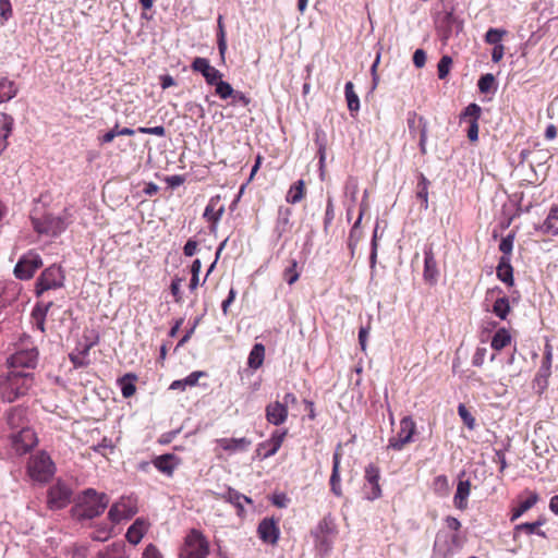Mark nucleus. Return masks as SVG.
Segmentation results:
<instances>
[{
    "label": "nucleus",
    "mask_w": 558,
    "mask_h": 558,
    "mask_svg": "<svg viewBox=\"0 0 558 558\" xmlns=\"http://www.w3.org/2000/svg\"><path fill=\"white\" fill-rule=\"evenodd\" d=\"M191 69L201 73L208 85H214L218 80L222 78V73L211 66L208 59L196 57L191 64Z\"/></svg>",
    "instance_id": "nucleus-15"
},
{
    "label": "nucleus",
    "mask_w": 558,
    "mask_h": 558,
    "mask_svg": "<svg viewBox=\"0 0 558 558\" xmlns=\"http://www.w3.org/2000/svg\"><path fill=\"white\" fill-rule=\"evenodd\" d=\"M304 197V181L299 180L295 183H293L286 196V199L290 204H296L302 201Z\"/></svg>",
    "instance_id": "nucleus-39"
},
{
    "label": "nucleus",
    "mask_w": 558,
    "mask_h": 558,
    "mask_svg": "<svg viewBox=\"0 0 558 558\" xmlns=\"http://www.w3.org/2000/svg\"><path fill=\"white\" fill-rule=\"evenodd\" d=\"M366 484L364 485L365 498L367 500H375L381 496V488L379 485L380 471L374 464H368L365 468L364 474Z\"/></svg>",
    "instance_id": "nucleus-13"
},
{
    "label": "nucleus",
    "mask_w": 558,
    "mask_h": 558,
    "mask_svg": "<svg viewBox=\"0 0 558 558\" xmlns=\"http://www.w3.org/2000/svg\"><path fill=\"white\" fill-rule=\"evenodd\" d=\"M288 434V429H276L270 438L258 446V451L262 449H265V452L263 453L264 458H269L275 456L278 450L280 449L286 436Z\"/></svg>",
    "instance_id": "nucleus-19"
},
{
    "label": "nucleus",
    "mask_w": 558,
    "mask_h": 558,
    "mask_svg": "<svg viewBox=\"0 0 558 558\" xmlns=\"http://www.w3.org/2000/svg\"><path fill=\"white\" fill-rule=\"evenodd\" d=\"M11 444L19 454H24L37 445V436L29 426H23L22 429L11 432Z\"/></svg>",
    "instance_id": "nucleus-11"
},
{
    "label": "nucleus",
    "mask_w": 558,
    "mask_h": 558,
    "mask_svg": "<svg viewBox=\"0 0 558 558\" xmlns=\"http://www.w3.org/2000/svg\"><path fill=\"white\" fill-rule=\"evenodd\" d=\"M39 360V351L29 336L23 337L14 348V352L7 359L12 371L16 368L35 369Z\"/></svg>",
    "instance_id": "nucleus-3"
},
{
    "label": "nucleus",
    "mask_w": 558,
    "mask_h": 558,
    "mask_svg": "<svg viewBox=\"0 0 558 558\" xmlns=\"http://www.w3.org/2000/svg\"><path fill=\"white\" fill-rule=\"evenodd\" d=\"M136 379L137 376L135 374L128 373L118 380L124 398H131L135 393L136 387L134 383Z\"/></svg>",
    "instance_id": "nucleus-34"
},
{
    "label": "nucleus",
    "mask_w": 558,
    "mask_h": 558,
    "mask_svg": "<svg viewBox=\"0 0 558 558\" xmlns=\"http://www.w3.org/2000/svg\"><path fill=\"white\" fill-rule=\"evenodd\" d=\"M183 279L180 278V277H174L171 281V284H170V291H171V294L173 295L174 298V301L177 303H181L182 302V293H181V283H182Z\"/></svg>",
    "instance_id": "nucleus-55"
},
{
    "label": "nucleus",
    "mask_w": 558,
    "mask_h": 558,
    "mask_svg": "<svg viewBox=\"0 0 558 558\" xmlns=\"http://www.w3.org/2000/svg\"><path fill=\"white\" fill-rule=\"evenodd\" d=\"M223 213V208H220L218 211H214V208L211 205H207L204 211V218L208 219L209 221L217 222Z\"/></svg>",
    "instance_id": "nucleus-59"
},
{
    "label": "nucleus",
    "mask_w": 558,
    "mask_h": 558,
    "mask_svg": "<svg viewBox=\"0 0 558 558\" xmlns=\"http://www.w3.org/2000/svg\"><path fill=\"white\" fill-rule=\"evenodd\" d=\"M149 522L144 518H137L131 526H129L125 538L132 545H137L146 532L148 531Z\"/></svg>",
    "instance_id": "nucleus-21"
},
{
    "label": "nucleus",
    "mask_w": 558,
    "mask_h": 558,
    "mask_svg": "<svg viewBox=\"0 0 558 558\" xmlns=\"http://www.w3.org/2000/svg\"><path fill=\"white\" fill-rule=\"evenodd\" d=\"M109 498L94 488H86L74 498L71 515L77 521L99 517L108 507Z\"/></svg>",
    "instance_id": "nucleus-1"
},
{
    "label": "nucleus",
    "mask_w": 558,
    "mask_h": 558,
    "mask_svg": "<svg viewBox=\"0 0 558 558\" xmlns=\"http://www.w3.org/2000/svg\"><path fill=\"white\" fill-rule=\"evenodd\" d=\"M137 132L143 133V134L165 136L166 129L162 125H157V126H153V128L141 126L137 129Z\"/></svg>",
    "instance_id": "nucleus-60"
},
{
    "label": "nucleus",
    "mask_w": 558,
    "mask_h": 558,
    "mask_svg": "<svg viewBox=\"0 0 558 558\" xmlns=\"http://www.w3.org/2000/svg\"><path fill=\"white\" fill-rule=\"evenodd\" d=\"M52 304L53 303L51 301L45 304H36L32 311V316L34 317V319H46L47 313L49 308L52 306Z\"/></svg>",
    "instance_id": "nucleus-52"
},
{
    "label": "nucleus",
    "mask_w": 558,
    "mask_h": 558,
    "mask_svg": "<svg viewBox=\"0 0 558 558\" xmlns=\"http://www.w3.org/2000/svg\"><path fill=\"white\" fill-rule=\"evenodd\" d=\"M14 119L12 116L2 112L0 114V155L8 147V138L12 133Z\"/></svg>",
    "instance_id": "nucleus-26"
},
{
    "label": "nucleus",
    "mask_w": 558,
    "mask_h": 558,
    "mask_svg": "<svg viewBox=\"0 0 558 558\" xmlns=\"http://www.w3.org/2000/svg\"><path fill=\"white\" fill-rule=\"evenodd\" d=\"M557 221H558V207H551L547 218L539 226V231L543 232L544 234L557 235L558 234V227L556 226Z\"/></svg>",
    "instance_id": "nucleus-32"
},
{
    "label": "nucleus",
    "mask_w": 558,
    "mask_h": 558,
    "mask_svg": "<svg viewBox=\"0 0 558 558\" xmlns=\"http://www.w3.org/2000/svg\"><path fill=\"white\" fill-rule=\"evenodd\" d=\"M458 414L469 429H474L475 418L463 403L458 405Z\"/></svg>",
    "instance_id": "nucleus-46"
},
{
    "label": "nucleus",
    "mask_w": 558,
    "mask_h": 558,
    "mask_svg": "<svg viewBox=\"0 0 558 558\" xmlns=\"http://www.w3.org/2000/svg\"><path fill=\"white\" fill-rule=\"evenodd\" d=\"M73 497V490L69 484L58 480L47 490V506L50 510L65 508Z\"/></svg>",
    "instance_id": "nucleus-7"
},
{
    "label": "nucleus",
    "mask_w": 558,
    "mask_h": 558,
    "mask_svg": "<svg viewBox=\"0 0 558 558\" xmlns=\"http://www.w3.org/2000/svg\"><path fill=\"white\" fill-rule=\"evenodd\" d=\"M420 126V150L422 154L426 153V142H427V121L426 119H418Z\"/></svg>",
    "instance_id": "nucleus-51"
},
{
    "label": "nucleus",
    "mask_w": 558,
    "mask_h": 558,
    "mask_svg": "<svg viewBox=\"0 0 558 558\" xmlns=\"http://www.w3.org/2000/svg\"><path fill=\"white\" fill-rule=\"evenodd\" d=\"M43 266V259L39 254L29 251L22 255L14 267V276L20 280L33 278L37 269Z\"/></svg>",
    "instance_id": "nucleus-10"
},
{
    "label": "nucleus",
    "mask_w": 558,
    "mask_h": 558,
    "mask_svg": "<svg viewBox=\"0 0 558 558\" xmlns=\"http://www.w3.org/2000/svg\"><path fill=\"white\" fill-rule=\"evenodd\" d=\"M66 222L62 217L46 215L43 219H33L34 229L41 234L57 236L66 229Z\"/></svg>",
    "instance_id": "nucleus-12"
},
{
    "label": "nucleus",
    "mask_w": 558,
    "mask_h": 558,
    "mask_svg": "<svg viewBox=\"0 0 558 558\" xmlns=\"http://www.w3.org/2000/svg\"><path fill=\"white\" fill-rule=\"evenodd\" d=\"M121 505L122 502L113 504L109 509L108 518L113 523H119L123 519Z\"/></svg>",
    "instance_id": "nucleus-56"
},
{
    "label": "nucleus",
    "mask_w": 558,
    "mask_h": 558,
    "mask_svg": "<svg viewBox=\"0 0 558 558\" xmlns=\"http://www.w3.org/2000/svg\"><path fill=\"white\" fill-rule=\"evenodd\" d=\"M463 544L464 542L460 533L440 530L435 537L432 558H452L462 549Z\"/></svg>",
    "instance_id": "nucleus-4"
},
{
    "label": "nucleus",
    "mask_w": 558,
    "mask_h": 558,
    "mask_svg": "<svg viewBox=\"0 0 558 558\" xmlns=\"http://www.w3.org/2000/svg\"><path fill=\"white\" fill-rule=\"evenodd\" d=\"M511 341V336L506 328H500L496 331L492 339V348L494 350H501L507 347Z\"/></svg>",
    "instance_id": "nucleus-37"
},
{
    "label": "nucleus",
    "mask_w": 558,
    "mask_h": 558,
    "mask_svg": "<svg viewBox=\"0 0 558 558\" xmlns=\"http://www.w3.org/2000/svg\"><path fill=\"white\" fill-rule=\"evenodd\" d=\"M494 83H495L494 75L490 73H487L480 77V80L477 82V87L481 93H489Z\"/></svg>",
    "instance_id": "nucleus-50"
},
{
    "label": "nucleus",
    "mask_w": 558,
    "mask_h": 558,
    "mask_svg": "<svg viewBox=\"0 0 558 558\" xmlns=\"http://www.w3.org/2000/svg\"><path fill=\"white\" fill-rule=\"evenodd\" d=\"M471 483L470 481L460 480L457 486V492L453 497L454 506L464 510L468 507V497L470 495Z\"/></svg>",
    "instance_id": "nucleus-29"
},
{
    "label": "nucleus",
    "mask_w": 558,
    "mask_h": 558,
    "mask_svg": "<svg viewBox=\"0 0 558 558\" xmlns=\"http://www.w3.org/2000/svg\"><path fill=\"white\" fill-rule=\"evenodd\" d=\"M416 432V424L411 416H404L400 421V430L388 440L387 449L401 451L408 444L413 441Z\"/></svg>",
    "instance_id": "nucleus-9"
},
{
    "label": "nucleus",
    "mask_w": 558,
    "mask_h": 558,
    "mask_svg": "<svg viewBox=\"0 0 558 558\" xmlns=\"http://www.w3.org/2000/svg\"><path fill=\"white\" fill-rule=\"evenodd\" d=\"M19 93V87L14 81L8 77L0 78V104L7 102L14 98Z\"/></svg>",
    "instance_id": "nucleus-31"
},
{
    "label": "nucleus",
    "mask_w": 558,
    "mask_h": 558,
    "mask_svg": "<svg viewBox=\"0 0 558 558\" xmlns=\"http://www.w3.org/2000/svg\"><path fill=\"white\" fill-rule=\"evenodd\" d=\"M344 96L348 104V109L351 112V114L357 112L360 110V98L357 94L354 92V86L352 82L345 83Z\"/></svg>",
    "instance_id": "nucleus-35"
},
{
    "label": "nucleus",
    "mask_w": 558,
    "mask_h": 558,
    "mask_svg": "<svg viewBox=\"0 0 558 558\" xmlns=\"http://www.w3.org/2000/svg\"><path fill=\"white\" fill-rule=\"evenodd\" d=\"M209 544L198 530H191L180 550V558H207Z\"/></svg>",
    "instance_id": "nucleus-6"
},
{
    "label": "nucleus",
    "mask_w": 558,
    "mask_h": 558,
    "mask_svg": "<svg viewBox=\"0 0 558 558\" xmlns=\"http://www.w3.org/2000/svg\"><path fill=\"white\" fill-rule=\"evenodd\" d=\"M34 383L31 372L10 371L0 376V397L5 402H13L27 393Z\"/></svg>",
    "instance_id": "nucleus-2"
},
{
    "label": "nucleus",
    "mask_w": 558,
    "mask_h": 558,
    "mask_svg": "<svg viewBox=\"0 0 558 558\" xmlns=\"http://www.w3.org/2000/svg\"><path fill=\"white\" fill-rule=\"evenodd\" d=\"M507 35V31L502 28H489L485 34V43L488 45H501L500 41L504 36Z\"/></svg>",
    "instance_id": "nucleus-44"
},
{
    "label": "nucleus",
    "mask_w": 558,
    "mask_h": 558,
    "mask_svg": "<svg viewBox=\"0 0 558 558\" xmlns=\"http://www.w3.org/2000/svg\"><path fill=\"white\" fill-rule=\"evenodd\" d=\"M223 499L233 505L236 509L239 514H242L244 511V504H252V499L240 492L235 490L234 488L228 487L227 490L222 495Z\"/></svg>",
    "instance_id": "nucleus-27"
},
{
    "label": "nucleus",
    "mask_w": 558,
    "mask_h": 558,
    "mask_svg": "<svg viewBox=\"0 0 558 558\" xmlns=\"http://www.w3.org/2000/svg\"><path fill=\"white\" fill-rule=\"evenodd\" d=\"M316 538L318 549L324 554H328L331 549V541L328 538V536L316 535Z\"/></svg>",
    "instance_id": "nucleus-61"
},
{
    "label": "nucleus",
    "mask_w": 558,
    "mask_h": 558,
    "mask_svg": "<svg viewBox=\"0 0 558 558\" xmlns=\"http://www.w3.org/2000/svg\"><path fill=\"white\" fill-rule=\"evenodd\" d=\"M333 218H335L333 201H332V197L329 196L327 199L325 218H324L325 229L328 228V226L331 223Z\"/></svg>",
    "instance_id": "nucleus-58"
},
{
    "label": "nucleus",
    "mask_w": 558,
    "mask_h": 558,
    "mask_svg": "<svg viewBox=\"0 0 558 558\" xmlns=\"http://www.w3.org/2000/svg\"><path fill=\"white\" fill-rule=\"evenodd\" d=\"M56 471L50 456L45 451L32 454L27 462V473L32 480L40 483L49 481Z\"/></svg>",
    "instance_id": "nucleus-5"
},
{
    "label": "nucleus",
    "mask_w": 558,
    "mask_h": 558,
    "mask_svg": "<svg viewBox=\"0 0 558 558\" xmlns=\"http://www.w3.org/2000/svg\"><path fill=\"white\" fill-rule=\"evenodd\" d=\"M258 534L263 542L276 544L279 538V529L274 519H264L258 524Z\"/></svg>",
    "instance_id": "nucleus-22"
},
{
    "label": "nucleus",
    "mask_w": 558,
    "mask_h": 558,
    "mask_svg": "<svg viewBox=\"0 0 558 558\" xmlns=\"http://www.w3.org/2000/svg\"><path fill=\"white\" fill-rule=\"evenodd\" d=\"M12 13L10 0H0V25H4L12 17Z\"/></svg>",
    "instance_id": "nucleus-48"
},
{
    "label": "nucleus",
    "mask_w": 558,
    "mask_h": 558,
    "mask_svg": "<svg viewBox=\"0 0 558 558\" xmlns=\"http://www.w3.org/2000/svg\"><path fill=\"white\" fill-rule=\"evenodd\" d=\"M551 375V367L542 365L539 366L535 378L533 380V388L541 396L548 387V379Z\"/></svg>",
    "instance_id": "nucleus-30"
},
{
    "label": "nucleus",
    "mask_w": 558,
    "mask_h": 558,
    "mask_svg": "<svg viewBox=\"0 0 558 558\" xmlns=\"http://www.w3.org/2000/svg\"><path fill=\"white\" fill-rule=\"evenodd\" d=\"M413 63L421 69L426 63V52L423 49H416L413 53Z\"/></svg>",
    "instance_id": "nucleus-62"
},
{
    "label": "nucleus",
    "mask_w": 558,
    "mask_h": 558,
    "mask_svg": "<svg viewBox=\"0 0 558 558\" xmlns=\"http://www.w3.org/2000/svg\"><path fill=\"white\" fill-rule=\"evenodd\" d=\"M232 105L241 104L243 107L250 105L251 99L242 92L234 90V95L231 97Z\"/></svg>",
    "instance_id": "nucleus-63"
},
{
    "label": "nucleus",
    "mask_w": 558,
    "mask_h": 558,
    "mask_svg": "<svg viewBox=\"0 0 558 558\" xmlns=\"http://www.w3.org/2000/svg\"><path fill=\"white\" fill-rule=\"evenodd\" d=\"M428 180L422 174L417 184L416 196L422 201L425 209L428 207Z\"/></svg>",
    "instance_id": "nucleus-45"
},
{
    "label": "nucleus",
    "mask_w": 558,
    "mask_h": 558,
    "mask_svg": "<svg viewBox=\"0 0 558 558\" xmlns=\"http://www.w3.org/2000/svg\"><path fill=\"white\" fill-rule=\"evenodd\" d=\"M265 357V347L262 343H255L248 354L247 365L252 369H257L263 365Z\"/></svg>",
    "instance_id": "nucleus-33"
},
{
    "label": "nucleus",
    "mask_w": 558,
    "mask_h": 558,
    "mask_svg": "<svg viewBox=\"0 0 558 558\" xmlns=\"http://www.w3.org/2000/svg\"><path fill=\"white\" fill-rule=\"evenodd\" d=\"M143 558H162V556L154 544H149L143 553Z\"/></svg>",
    "instance_id": "nucleus-64"
},
{
    "label": "nucleus",
    "mask_w": 558,
    "mask_h": 558,
    "mask_svg": "<svg viewBox=\"0 0 558 558\" xmlns=\"http://www.w3.org/2000/svg\"><path fill=\"white\" fill-rule=\"evenodd\" d=\"M265 417L269 424L280 426L288 418V409L280 401L270 402L265 408Z\"/></svg>",
    "instance_id": "nucleus-18"
},
{
    "label": "nucleus",
    "mask_w": 558,
    "mask_h": 558,
    "mask_svg": "<svg viewBox=\"0 0 558 558\" xmlns=\"http://www.w3.org/2000/svg\"><path fill=\"white\" fill-rule=\"evenodd\" d=\"M215 93L221 99L231 98L234 95L233 87L222 78L218 80L217 83H214Z\"/></svg>",
    "instance_id": "nucleus-42"
},
{
    "label": "nucleus",
    "mask_w": 558,
    "mask_h": 558,
    "mask_svg": "<svg viewBox=\"0 0 558 558\" xmlns=\"http://www.w3.org/2000/svg\"><path fill=\"white\" fill-rule=\"evenodd\" d=\"M543 524V521H536V522H525L518 524L515 526V531H523L527 535L537 534L538 536L545 537L546 534L544 531H541L538 527Z\"/></svg>",
    "instance_id": "nucleus-43"
},
{
    "label": "nucleus",
    "mask_w": 558,
    "mask_h": 558,
    "mask_svg": "<svg viewBox=\"0 0 558 558\" xmlns=\"http://www.w3.org/2000/svg\"><path fill=\"white\" fill-rule=\"evenodd\" d=\"M217 444L225 451L238 452V451H246L248 449V447L252 445V441L245 437L220 438V439H217Z\"/></svg>",
    "instance_id": "nucleus-24"
},
{
    "label": "nucleus",
    "mask_w": 558,
    "mask_h": 558,
    "mask_svg": "<svg viewBox=\"0 0 558 558\" xmlns=\"http://www.w3.org/2000/svg\"><path fill=\"white\" fill-rule=\"evenodd\" d=\"M452 64V59L449 56H442L438 62L437 70H438V77L440 80H444L449 71L450 66Z\"/></svg>",
    "instance_id": "nucleus-49"
},
{
    "label": "nucleus",
    "mask_w": 558,
    "mask_h": 558,
    "mask_svg": "<svg viewBox=\"0 0 558 558\" xmlns=\"http://www.w3.org/2000/svg\"><path fill=\"white\" fill-rule=\"evenodd\" d=\"M283 280L289 284H294L300 278V271L298 270V262L296 259H290L288 265L282 271Z\"/></svg>",
    "instance_id": "nucleus-38"
},
{
    "label": "nucleus",
    "mask_w": 558,
    "mask_h": 558,
    "mask_svg": "<svg viewBox=\"0 0 558 558\" xmlns=\"http://www.w3.org/2000/svg\"><path fill=\"white\" fill-rule=\"evenodd\" d=\"M180 458L173 453H165L153 460L154 466L167 476H172L174 470L180 465Z\"/></svg>",
    "instance_id": "nucleus-20"
},
{
    "label": "nucleus",
    "mask_w": 558,
    "mask_h": 558,
    "mask_svg": "<svg viewBox=\"0 0 558 558\" xmlns=\"http://www.w3.org/2000/svg\"><path fill=\"white\" fill-rule=\"evenodd\" d=\"M514 242V233H509L501 239L499 243V251L502 253L501 256H511Z\"/></svg>",
    "instance_id": "nucleus-47"
},
{
    "label": "nucleus",
    "mask_w": 558,
    "mask_h": 558,
    "mask_svg": "<svg viewBox=\"0 0 558 558\" xmlns=\"http://www.w3.org/2000/svg\"><path fill=\"white\" fill-rule=\"evenodd\" d=\"M482 113V108L475 104L472 102L469 106L464 108L462 111L460 119H469V129H468V138L471 142H475L478 140V119Z\"/></svg>",
    "instance_id": "nucleus-16"
},
{
    "label": "nucleus",
    "mask_w": 558,
    "mask_h": 558,
    "mask_svg": "<svg viewBox=\"0 0 558 558\" xmlns=\"http://www.w3.org/2000/svg\"><path fill=\"white\" fill-rule=\"evenodd\" d=\"M357 181L356 179L350 177L345 183V186H344V192H345V195L350 196V198L354 202L355 198H356V194H357Z\"/></svg>",
    "instance_id": "nucleus-57"
},
{
    "label": "nucleus",
    "mask_w": 558,
    "mask_h": 558,
    "mask_svg": "<svg viewBox=\"0 0 558 558\" xmlns=\"http://www.w3.org/2000/svg\"><path fill=\"white\" fill-rule=\"evenodd\" d=\"M418 119H425V118L422 116H417V113L414 111L408 113V119H407L408 128H409V132L413 136H415L416 132L420 133Z\"/></svg>",
    "instance_id": "nucleus-54"
},
{
    "label": "nucleus",
    "mask_w": 558,
    "mask_h": 558,
    "mask_svg": "<svg viewBox=\"0 0 558 558\" xmlns=\"http://www.w3.org/2000/svg\"><path fill=\"white\" fill-rule=\"evenodd\" d=\"M423 253H424L423 278L428 284L434 286L438 281L439 270H438L436 257H435V254L433 251V245L432 244L425 245Z\"/></svg>",
    "instance_id": "nucleus-14"
},
{
    "label": "nucleus",
    "mask_w": 558,
    "mask_h": 558,
    "mask_svg": "<svg viewBox=\"0 0 558 558\" xmlns=\"http://www.w3.org/2000/svg\"><path fill=\"white\" fill-rule=\"evenodd\" d=\"M538 500L537 494H531L525 500L521 501L520 505L513 510L511 521L518 520L524 512L530 510Z\"/></svg>",
    "instance_id": "nucleus-40"
},
{
    "label": "nucleus",
    "mask_w": 558,
    "mask_h": 558,
    "mask_svg": "<svg viewBox=\"0 0 558 558\" xmlns=\"http://www.w3.org/2000/svg\"><path fill=\"white\" fill-rule=\"evenodd\" d=\"M217 47L220 58L223 61L227 51V36L222 15H219L217 19Z\"/></svg>",
    "instance_id": "nucleus-36"
},
{
    "label": "nucleus",
    "mask_w": 558,
    "mask_h": 558,
    "mask_svg": "<svg viewBox=\"0 0 558 558\" xmlns=\"http://www.w3.org/2000/svg\"><path fill=\"white\" fill-rule=\"evenodd\" d=\"M497 278L508 286H513V268L511 266V257L501 256L499 258L497 268H496Z\"/></svg>",
    "instance_id": "nucleus-23"
},
{
    "label": "nucleus",
    "mask_w": 558,
    "mask_h": 558,
    "mask_svg": "<svg viewBox=\"0 0 558 558\" xmlns=\"http://www.w3.org/2000/svg\"><path fill=\"white\" fill-rule=\"evenodd\" d=\"M333 531H335V527H333L331 519L328 517H325L318 523L316 535L328 536L329 534L333 533Z\"/></svg>",
    "instance_id": "nucleus-53"
},
{
    "label": "nucleus",
    "mask_w": 558,
    "mask_h": 558,
    "mask_svg": "<svg viewBox=\"0 0 558 558\" xmlns=\"http://www.w3.org/2000/svg\"><path fill=\"white\" fill-rule=\"evenodd\" d=\"M93 558H129L126 546L123 542H114L98 550Z\"/></svg>",
    "instance_id": "nucleus-25"
},
{
    "label": "nucleus",
    "mask_w": 558,
    "mask_h": 558,
    "mask_svg": "<svg viewBox=\"0 0 558 558\" xmlns=\"http://www.w3.org/2000/svg\"><path fill=\"white\" fill-rule=\"evenodd\" d=\"M64 275L60 266L51 265L46 268L37 278L35 292L39 296L44 292L51 289H59L63 287Z\"/></svg>",
    "instance_id": "nucleus-8"
},
{
    "label": "nucleus",
    "mask_w": 558,
    "mask_h": 558,
    "mask_svg": "<svg viewBox=\"0 0 558 558\" xmlns=\"http://www.w3.org/2000/svg\"><path fill=\"white\" fill-rule=\"evenodd\" d=\"M509 299L507 296L498 298L493 305V313L500 319H506L510 313Z\"/></svg>",
    "instance_id": "nucleus-41"
},
{
    "label": "nucleus",
    "mask_w": 558,
    "mask_h": 558,
    "mask_svg": "<svg viewBox=\"0 0 558 558\" xmlns=\"http://www.w3.org/2000/svg\"><path fill=\"white\" fill-rule=\"evenodd\" d=\"M5 422L12 432L28 426L27 409L21 405L10 408L5 413Z\"/></svg>",
    "instance_id": "nucleus-17"
},
{
    "label": "nucleus",
    "mask_w": 558,
    "mask_h": 558,
    "mask_svg": "<svg viewBox=\"0 0 558 558\" xmlns=\"http://www.w3.org/2000/svg\"><path fill=\"white\" fill-rule=\"evenodd\" d=\"M330 489L337 496H342L341 478H340V453L335 452L332 457V471L330 476Z\"/></svg>",
    "instance_id": "nucleus-28"
}]
</instances>
